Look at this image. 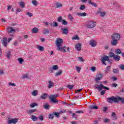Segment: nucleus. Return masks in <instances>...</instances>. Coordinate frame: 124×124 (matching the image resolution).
Wrapping results in <instances>:
<instances>
[{
  "mask_svg": "<svg viewBox=\"0 0 124 124\" xmlns=\"http://www.w3.org/2000/svg\"><path fill=\"white\" fill-rule=\"evenodd\" d=\"M19 5L20 6H21V7L24 8V7H25V2L21 1L20 2H19Z\"/></svg>",
  "mask_w": 124,
  "mask_h": 124,
  "instance_id": "a19ab883",
  "label": "nucleus"
},
{
  "mask_svg": "<svg viewBox=\"0 0 124 124\" xmlns=\"http://www.w3.org/2000/svg\"><path fill=\"white\" fill-rule=\"evenodd\" d=\"M6 31L8 33H15L16 30L11 27H8L6 28Z\"/></svg>",
  "mask_w": 124,
  "mask_h": 124,
  "instance_id": "1a4fd4ad",
  "label": "nucleus"
},
{
  "mask_svg": "<svg viewBox=\"0 0 124 124\" xmlns=\"http://www.w3.org/2000/svg\"><path fill=\"white\" fill-rule=\"evenodd\" d=\"M31 3L33 4V5H34L35 6H36L37 5V1L36 0H32L31 1Z\"/></svg>",
  "mask_w": 124,
  "mask_h": 124,
  "instance_id": "f704fd0d",
  "label": "nucleus"
},
{
  "mask_svg": "<svg viewBox=\"0 0 124 124\" xmlns=\"http://www.w3.org/2000/svg\"><path fill=\"white\" fill-rule=\"evenodd\" d=\"M2 42L3 46H4V47H7V38L4 37Z\"/></svg>",
  "mask_w": 124,
  "mask_h": 124,
  "instance_id": "dca6fc26",
  "label": "nucleus"
},
{
  "mask_svg": "<svg viewBox=\"0 0 124 124\" xmlns=\"http://www.w3.org/2000/svg\"><path fill=\"white\" fill-rule=\"evenodd\" d=\"M112 39H116V40H119L121 39V35L119 33L113 34L111 36Z\"/></svg>",
  "mask_w": 124,
  "mask_h": 124,
  "instance_id": "0eeeda50",
  "label": "nucleus"
},
{
  "mask_svg": "<svg viewBox=\"0 0 124 124\" xmlns=\"http://www.w3.org/2000/svg\"><path fill=\"white\" fill-rule=\"evenodd\" d=\"M95 89H98V92H101L103 89H105V90H107V91H109V90H110V88L105 86L104 85H103V84H101V83L100 84V86L96 85L95 87Z\"/></svg>",
  "mask_w": 124,
  "mask_h": 124,
  "instance_id": "39448f33",
  "label": "nucleus"
},
{
  "mask_svg": "<svg viewBox=\"0 0 124 124\" xmlns=\"http://www.w3.org/2000/svg\"><path fill=\"white\" fill-rule=\"evenodd\" d=\"M35 111H36V109L28 110L27 111V113H28V114H30V115H31V114H32V113H34Z\"/></svg>",
  "mask_w": 124,
  "mask_h": 124,
  "instance_id": "b1692460",
  "label": "nucleus"
},
{
  "mask_svg": "<svg viewBox=\"0 0 124 124\" xmlns=\"http://www.w3.org/2000/svg\"><path fill=\"white\" fill-rule=\"evenodd\" d=\"M54 86H55V84L54 83V82H52V81L51 80L48 81V85L47 86L48 89H51V88H53Z\"/></svg>",
  "mask_w": 124,
  "mask_h": 124,
  "instance_id": "2eb2a0df",
  "label": "nucleus"
},
{
  "mask_svg": "<svg viewBox=\"0 0 124 124\" xmlns=\"http://www.w3.org/2000/svg\"><path fill=\"white\" fill-rule=\"evenodd\" d=\"M53 115H55L57 118L60 117V113H59V112H54Z\"/></svg>",
  "mask_w": 124,
  "mask_h": 124,
  "instance_id": "5fc2aeb1",
  "label": "nucleus"
},
{
  "mask_svg": "<svg viewBox=\"0 0 124 124\" xmlns=\"http://www.w3.org/2000/svg\"><path fill=\"white\" fill-rule=\"evenodd\" d=\"M101 78H102V75L100 74L98 75L95 78L96 82H98V81H99Z\"/></svg>",
  "mask_w": 124,
  "mask_h": 124,
  "instance_id": "393cba45",
  "label": "nucleus"
},
{
  "mask_svg": "<svg viewBox=\"0 0 124 124\" xmlns=\"http://www.w3.org/2000/svg\"><path fill=\"white\" fill-rule=\"evenodd\" d=\"M119 101H121L124 104V98L118 97V103H119Z\"/></svg>",
  "mask_w": 124,
  "mask_h": 124,
  "instance_id": "cd10ccee",
  "label": "nucleus"
},
{
  "mask_svg": "<svg viewBox=\"0 0 124 124\" xmlns=\"http://www.w3.org/2000/svg\"><path fill=\"white\" fill-rule=\"evenodd\" d=\"M73 87H74V85H73L67 86V88H68L69 90H72V89H73Z\"/></svg>",
  "mask_w": 124,
  "mask_h": 124,
  "instance_id": "6e6d98bb",
  "label": "nucleus"
},
{
  "mask_svg": "<svg viewBox=\"0 0 124 124\" xmlns=\"http://www.w3.org/2000/svg\"><path fill=\"white\" fill-rule=\"evenodd\" d=\"M17 61L19 62V63L22 64L24 62V60L22 58H19L17 59Z\"/></svg>",
  "mask_w": 124,
  "mask_h": 124,
  "instance_id": "58836bf2",
  "label": "nucleus"
},
{
  "mask_svg": "<svg viewBox=\"0 0 124 124\" xmlns=\"http://www.w3.org/2000/svg\"><path fill=\"white\" fill-rule=\"evenodd\" d=\"M48 119L50 120H53V119H54V114H50L49 115Z\"/></svg>",
  "mask_w": 124,
  "mask_h": 124,
  "instance_id": "de8ad7c7",
  "label": "nucleus"
},
{
  "mask_svg": "<svg viewBox=\"0 0 124 124\" xmlns=\"http://www.w3.org/2000/svg\"><path fill=\"white\" fill-rule=\"evenodd\" d=\"M50 108V106L49 105V104L46 103L43 106V108L44 109H46V110H48L49 109V108Z\"/></svg>",
  "mask_w": 124,
  "mask_h": 124,
  "instance_id": "4be33fe9",
  "label": "nucleus"
},
{
  "mask_svg": "<svg viewBox=\"0 0 124 124\" xmlns=\"http://www.w3.org/2000/svg\"><path fill=\"white\" fill-rule=\"evenodd\" d=\"M110 44L112 46H116L118 44V40L112 39L110 42Z\"/></svg>",
  "mask_w": 124,
  "mask_h": 124,
  "instance_id": "4468645a",
  "label": "nucleus"
},
{
  "mask_svg": "<svg viewBox=\"0 0 124 124\" xmlns=\"http://www.w3.org/2000/svg\"><path fill=\"white\" fill-rule=\"evenodd\" d=\"M31 119L33 122H35V121H37L38 120V118L34 115H31Z\"/></svg>",
  "mask_w": 124,
  "mask_h": 124,
  "instance_id": "a878e982",
  "label": "nucleus"
},
{
  "mask_svg": "<svg viewBox=\"0 0 124 124\" xmlns=\"http://www.w3.org/2000/svg\"><path fill=\"white\" fill-rule=\"evenodd\" d=\"M85 26L87 29H93L96 26V22L93 20H89L86 22Z\"/></svg>",
  "mask_w": 124,
  "mask_h": 124,
  "instance_id": "f03ea898",
  "label": "nucleus"
},
{
  "mask_svg": "<svg viewBox=\"0 0 124 124\" xmlns=\"http://www.w3.org/2000/svg\"><path fill=\"white\" fill-rule=\"evenodd\" d=\"M90 45L92 46V47H95L96 46V41L92 40L90 42Z\"/></svg>",
  "mask_w": 124,
  "mask_h": 124,
  "instance_id": "ddd939ff",
  "label": "nucleus"
},
{
  "mask_svg": "<svg viewBox=\"0 0 124 124\" xmlns=\"http://www.w3.org/2000/svg\"><path fill=\"white\" fill-rule=\"evenodd\" d=\"M23 79H25L26 78H29V77L27 75H24L23 76Z\"/></svg>",
  "mask_w": 124,
  "mask_h": 124,
  "instance_id": "338daca9",
  "label": "nucleus"
},
{
  "mask_svg": "<svg viewBox=\"0 0 124 124\" xmlns=\"http://www.w3.org/2000/svg\"><path fill=\"white\" fill-rule=\"evenodd\" d=\"M56 8H59V7H62V5L61 3L58 2L56 3Z\"/></svg>",
  "mask_w": 124,
  "mask_h": 124,
  "instance_id": "ea45409f",
  "label": "nucleus"
},
{
  "mask_svg": "<svg viewBox=\"0 0 124 124\" xmlns=\"http://www.w3.org/2000/svg\"><path fill=\"white\" fill-rule=\"evenodd\" d=\"M110 69H111V66H107L106 69L105 70V71L108 73V72H110Z\"/></svg>",
  "mask_w": 124,
  "mask_h": 124,
  "instance_id": "72a5a7b5",
  "label": "nucleus"
},
{
  "mask_svg": "<svg viewBox=\"0 0 124 124\" xmlns=\"http://www.w3.org/2000/svg\"><path fill=\"white\" fill-rule=\"evenodd\" d=\"M68 19H69L70 21H73V16H72L70 14L68 15Z\"/></svg>",
  "mask_w": 124,
  "mask_h": 124,
  "instance_id": "79ce46f5",
  "label": "nucleus"
},
{
  "mask_svg": "<svg viewBox=\"0 0 124 124\" xmlns=\"http://www.w3.org/2000/svg\"><path fill=\"white\" fill-rule=\"evenodd\" d=\"M89 3L90 4H92V5H93V6H94V7H96V6H97L96 4H95V3H93V2H92V0H90L89 1Z\"/></svg>",
  "mask_w": 124,
  "mask_h": 124,
  "instance_id": "4c0bfd02",
  "label": "nucleus"
},
{
  "mask_svg": "<svg viewBox=\"0 0 124 124\" xmlns=\"http://www.w3.org/2000/svg\"><path fill=\"white\" fill-rule=\"evenodd\" d=\"M11 56V54L10 51L8 52L7 54L6 55V56L8 59H10Z\"/></svg>",
  "mask_w": 124,
  "mask_h": 124,
  "instance_id": "49530a36",
  "label": "nucleus"
},
{
  "mask_svg": "<svg viewBox=\"0 0 124 124\" xmlns=\"http://www.w3.org/2000/svg\"><path fill=\"white\" fill-rule=\"evenodd\" d=\"M17 123H18V119L17 118L11 119L9 120L8 122V124H17Z\"/></svg>",
  "mask_w": 124,
  "mask_h": 124,
  "instance_id": "9b49d317",
  "label": "nucleus"
},
{
  "mask_svg": "<svg viewBox=\"0 0 124 124\" xmlns=\"http://www.w3.org/2000/svg\"><path fill=\"white\" fill-rule=\"evenodd\" d=\"M115 55V54L114 53H112V52H110L109 54V58H114Z\"/></svg>",
  "mask_w": 124,
  "mask_h": 124,
  "instance_id": "a18cd8bd",
  "label": "nucleus"
},
{
  "mask_svg": "<svg viewBox=\"0 0 124 124\" xmlns=\"http://www.w3.org/2000/svg\"><path fill=\"white\" fill-rule=\"evenodd\" d=\"M81 91H83V89H80L78 90H77L75 91V93H80V92H81Z\"/></svg>",
  "mask_w": 124,
  "mask_h": 124,
  "instance_id": "bf43d9fd",
  "label": "nucleus"
},
{
  "mask_svg": "<svg viewBox=\"0 0 124 124\" xmlns=\"http://www.w3.org/2000/svg\"><path fill=\"white\" fill-rule=\"evenodd\" d=\"M105 93V91L103 90L101 92L100 94L101 95H104V94Z\"/></svg>",
  "mask_w": 124,
  "mask_h": 124,
  "instance_id": "0e129e2a",
  "label": "nucleus"
},
{
  "mask_svg": "<svg viewBox=\"0 0 124 124\" xmlns=\"http://www.w3.org/2000/svg\"><path fill=\"white\" fill-rule=\"evenodd\" d=\"M85 8H86V6H85V5H81L79 7L80 10H84Z\"/></svg>",
  "mask_w": 124,
  "mask_h": 124,
  "instance_id": "09e8293b",
  "label": "nucleus"
},
{
  "mask_svg": "<svg viewBox=\"0 0 124 124\" xmlns=\"http://www.w3.org/2000/svg\"><path fill=\"white\" fill-rule=\"evenodd\" d=\"M39 120H40V121H44V118H43V116L42 115L40 116L39 117Z\"/></svg>",
  "mask_w": 124,
  "mask_h": 124,
  "instance_id": "13d9d810",
  "label": "nucleus"
},
{
  "mask_svg": "<svg viewBox=\"0 0 124 124\" xmlns=\"http://www.w3.org/2000/svg\"><path fill=\"white\" fill-rule=\"evenodd\" d=\"M90 109H94L95 110H96L98 109V107L95 106V105H91L89 107Z\"/></svg>",
  "mask_w": 124,
  "mask_h": 124,
  "instance_id": "5701e85b",
  "label": "nucleus"
},
{
  "mask_svg": "<svg viewBox=\"0 0 124 124\" xmlns=\"http://www.w3.org/2000/svg\"><path fill=\"white\" fill-rule=\"evenodd\" d=\"M61 31H62L63 34H64L65 35H66V34L68 33V29H67V27L62 28Z\"/></svg>",
  "mask_w": 124,
  "mask_h": 124,
  "instance_id": "f8f14e48",
  "label": "nucleus"
},
{
  "mask_svg": "<svg viewBox=\"0 0 124 124\" xmlns=\"http://www.w3.org/2000/svg\"><path fill=\"white\" fill-rule=\"evenodd\" d=\"M84 112H83V110H78L76 111V114H83Z\"/></svg>",
  "mask_w": 124,
  "mask_h": 124,
  "instance_id": "864d4df0",
  "label": "nucleus"
},
{
  "mask_svg": "<svg viewBox=\"0 0 124 124\" xmlns=\"http://www.w3.org/2000/svg\"><path fill=\"white\" fill-rule=\"evenodd\" d=\"M9 86H12L13 87H15L16 86V84L15 83H12L11 82L9 83Z\"/></svg>",
  "mask_w": 124,
  "mask_h": 124,
  "instance_id": "680f3d73",
  "label": "nucleus"
},
{
  "mask_svg": "<svg viewBox=\"0 0 124 124\" xmlns=\"http://www.w3.org/2000/svg\"><path fill=\"white\" fill-rule=\"evenodd\" d=\"M96 69V68H95V67L94 66H93L92 68H91V70L92 71H93V72H94V71H95V70Z\"/></svg>",
  "mask_w": 124,
  "mask_h": 124,
  "instance_id": "052dcab7",
  "label": "nucleus"
},
{
  "mask_svg": "<svg viewBox=\"0 0 124 124\" xmlns=\"http://www.w3.org/2000/svg\"><path fill=\"white\" fill-rule=\"evenodd\" d=\"M49 31L48 30L45 29L44 31L43 32V34H45V35H46V34H48V33H49Z\"/></svg>",
  "mask_w": 124,
  "mask_h": 124,
  "instance_id": "c9c22d12",
  "label": "nucleus"
},
{
  "mask_svg": "<svg viewBox=\"0 0 124 124\" xmlns=\"http://www.w3.org/2000/svg\"><path fill=\"white\" fill-rule=\"evenodd\" d=\"M37 94H38V92H37V91L36 90H34L32 92V95H33V96H36V95H37Z\"/></svg>",
  "mask_w": 124,
  "mask_h": 124,
  "instance_id": "473e14b6",
  "label": "nucleus"
},
{
  "mask_svg": "<svg viewBox=\"0 0 124 124\" xmlns=\"http://www.w3.org/2000/svg\"><path fill=\"white\" fill-rule=\"evenodd\" d=\"M47 96H48L47 93H44L41 96L40 98H41V99H46V98H47Z\"/></svg>",
  "mask_w": 124,
  "mask_h": 124,
  "instance_id": "aec40b11",
  "label": "nucleus"
},
{
  "mask_svg": "<svg viewBox=\"0 0 124 124\" xmlns=\"http://www.w3.org/2000/svg\"><path fill=\"white\" fill-rule=\"evenodd\" d=\"M106 15V13L105 12H103L100 13V16L101 17H104Z\"/></svg>",
  "mask_w": 124,
  "mask_h": 124,
  "instance_id": "8fccbe9b",
  "label": "nucleus"
},
{
  "mask_svg": "<svg viewBox=\"0 0 124 124\" xmlns=\"http://www.w3.org/2000/svg\"><path fill=\"white\" fill-rule=\"evenodd\" d=\"M62 42H63L62 39L61 38H57L56 39V46L58 47V50L59 51H62L64 52V53H65L66 52V50H65V48H66V46H64L63 47H62Z\"/></svg>",
  "mask_w": 124,
  "mask_h": 124,
  "instance_id": "f257e3e1",
  "label": "nucleus"
},
{
  "mask_svg": "<svg viewBox=\"0 0 124 124\" xmlns=\"http://www.w3.org/2000/svg\"><path fill=\"white\" fill-rule=\"evenodd\" d=\"M72 40H79V37L78 35H75L72 38Z\"/></svg>",
  "mask_w": 124,
  "mask_h": 124,
  "instance_id": "e433bc0d",
  "label": "nucleus"
},
{
  "mask_svg": "<svg viewBox=\"0 0 124 124\" xmlns=\"http://www.w3.org/2000/svg\"><path fill=\"white\" fill-rule=\"evenodd\" d=\"M59 96H60V95L59 94L51 95L49 96V99H50L51 101H52L53 103H58V102H59V101L56 99V97H58Z\"/></svg>",
  "mask_w": 124,
  "mask_h": 124,
  "instance_id": "20e7f679",
  "label": "nucleus"
},
{
  "mask_svg": "<svg viewBox=\"0 0 124 124\" xmlns=\"http://www.w3.org/2000/svg\"><path fill=\"white\" fill-rule=\"evenodd\" d=\"M79 60H80V62H84V59H83V58L82 57H78Z\"/></svg>",
  "mask_w": 124,
  "mask_h": 124,
  "instance_id": "774afa93",
  "label": "nucleus"
},
{
  "mask_svg": "<svg viewBox=\"0 0 124 124\" xmlns=\"http://www.w3.org/2000/svg\"><path fill=\"white\" fill-rule=\"evenodd\" d=\"M106 61H109V57L108 56H104L101 57V62L102 64H104V65H106V63H105V62Z\"/></svg>",
  "mask_w": 124,
  "mask_h": 124,
  "instance_id": "6e6552de",
  "label": "nucleus"
},
{
  "mask_svg": "<svg viewBox=\"0 0 124 124\" xmlns=\"http://www.w3.org/2000/svg\"><path fill=\"white\" fill-rule=\"evenodd\" d=\"M82 46H81L80 44H78L76 46V49L78 51H81V48Z\"/></svg>",
  "mask_w": 124,
  "mask_h": 124,
  "instance_id": "6ab92c4d",
  "label": "nucleus"
},
{
  "mask_svg": "<svg viewBox=\"0 0 124 124\" xmlns=\"http://www.w3.org/2000/svg\"><path fill=\"white\" fill-rule=\"evenodd\" d=\"M27 15H28V16H29V17H31L32 16V14L30 12H28L27 13Z\"/></svg>",
  "mask_w": 124,
  "mask_h": 124,
  "instance_id": "e2e57ef3",
  "label": "nucleus"
},
{
  "mask_svg": "<svg viewBox=\"0 0 124 124\" xmlns=\"http://www.w3.org/2000/svg\"><path fill=\"white\" fill-rule=\"evenodd\" d=\"M57 21L59 23H62V24L64 26H66V25H67V21L64 19H62V16H60L58 18Z\"/></svg>",
  "mask_w": 124,
  "mask_h": 124,
  "instance_id": "423d86ee",
  "label": "nucleus"
},
{
  "mask_svg": "<svg viewBox=\"0 0 124 124\" xmlns=\"http://www.w3.org/2000/svg\"><path fill=\"white\" fill-rule=\"evenodd\" d=\"M112 72L115 74L119 73V70L118 69H114L113 70Z\"/></svg>",
  "mask_w": 124,
  "mask_h": 124,
  "instance_id": "3c124183",
  "label": "nucleus"
},
{
  "mask_svg": "<svg viewBox=\"0 0 124 124\" xmlns=\"http://www.w3.org/2000/svg\"><path fill=\"white\" fill-rule=\"evenodd\" d=\"M37 49L40 51V52H43L45 50L44 47L41 46H37Z\"/></svg>",
  "mask_w": 124,
  "mask_h": 124,
  "instance_id": "a211bd4d",
  "label": "nucleus"
},
{
  "mask_svg": "<svg viewBox=\"0 0 124 124\" xmlns=\"http://www.w3.org/2000/svg\"><path fill=\"white\" fill-rule=\"evenodd\" d=\"M58 69H59V66L57 65H54L49 68V71L50 73H53L54 70H58Z\"/></svg>",
  "mask_w": 124,
  "mask_h": 124,
  "instance_id": "9d476101",
  "label": "nucleus"
},
{
  "mask_svg": "<svg viewBox=\"0 0 124 124\" xmlns=\"http://www.w3.org/2000/svg\"><path fill=\"white\" fill-rule=\"evenodd\" d=\"M62 73V70H60L58 72H56L55 74V76H59Z\"/></svg>",
  "mask_w": 124,
  "mask_h": 124,
  "instance_id": "7c9ffc66",
  "label": "nucleus"
},
{
  "mask_svg": "<svg viewBox=\"0 0 124 124\" xmlns=\"http://www.w3.org/2000/svg\"><path fill=\"white\" fill-rule=\"evenodd\" d=\"M112 80L113 81H117V80H118V78L116 77H113L112 78Z\"/></svg>",
  "mask_w": 124,
  "mask_h": 124,
  "instance_id": "69168bd1",
  "label": "nucleus"
},
{
  "mask_svg": "<svg viewBox=\"0 0 124 124\" xmlns=\"http://www.w3.org/2000/svg\"><path fill=\"white\" fill-rule=\"evenodd\" d=\"M113 60L115 61V62H119L120 60H121V57L119 55H114L113 57Z\"/></svg>",
  "mask_w": 124,
  "mask_h": 124,
  "instance_id": "f3484780",
  "label": "nucleus"
},
{
  "mask_svg": "<svg viewBox=\"0 0 124 124\" xmlns=\"http://www.w3.org/2000/svg\"><path fill=\"white\" fill-rule=\"evenodd\" d=\"M111 115L113 118V120H117L118 119V116H117V115H116V113L112 112Z\"/></svg>",
  "mask_w": 124,
  "mask_h": 124,
  "instance_id": "412c9836",
  "label": "nucleus"
},
{
  "mask_svg": "<svg viewBox=\"0 0 124 124\" xmlns=\"http://www.w3.org/2000/svg\"><path fill=\"white\" fill-rule=\"evenodd\" d=\"M31 108H33L35 107V106H38V105L36 103H33L30 105Z\"/></svg>",
  "mask_w": 124,
  "mask_h": 124,
  "instance_id": "c756f323",
  "label": "nucleus"
},
{
  "mask_svg": "<svg viewBox=\"0 0 124 124\" xmlns=\"http://www.w3.org/2000/svg\"><path fill=\"white\" fill-rule=\"evenodd\" d=\"M76 69H77L78 73H80V71H81V67L76 66Z\"/></svg>",
  "mask_w": 124,
  "mask_h": 124,
  "instance_id": "c03bdc74",
  "label": "nucleus"
},
{
  "mask_svg": "<svg viewBox=\"0 0 124 124\" xmlns=\"http://www.w3.org/2000/svg\"><path fill=\"white\" fill-rule=\"evenodd\" d=\"M77 15L78 16H80V17H85V16H87V13H78Z\"/></svg>",
  "mask_w": 124,
  "mask_h": 124,
  "instance_id": "bb28decb",
  "label": "nucleus"
},
{
  "mask_svg": "<svg viewBox=\"0 0 124 124\" xmlns=\"http://www.w3.org/2000/svg\"><path fill=\"white\" fill-rule=\"evenodd\" d=\"M103 121L104 122V123H110V119H108L107 118L106 119H104L103 120Z\"/></svg>",
  "mask_w": 124,
  "mask_h": 124,
  "instance_id": "37998d69",
  "label": "nucleus"
},
{
  "mask_svg": "<svg viewBox=\"0 0 124 124\" xmlns=\"http://www.w3.org/2000/svg\"><path fill=\"white\" fill-rule=\"evenodd\" d=\"M32 32L33 33H36L38 32V29L36 28H34L32 29Z\"/></svg>",
  "mask_w": 124,
  "mask_h": 124,
  "instance_id": "c85d7f7f",
  "label": "nucleus"
},
{
  "mask_svg": "<svg viewBox=\"0 0 124 124\" xmlns=\"http://www.w3.org/2000/svg\"><path fill=\"white\" fill-rule=\"evenodd\" d=\"M119 68L121 69V70H124V64H121L119 66Z\"/></svg>",
  "mask_w": 124,
  "mask_h": 124,
  "instance_id": "4d7b16f0",
  "label": "nucleus"
},
{
  "mask_svg": "<svg viewBox=\"0 0 124 124\" xmlns=\"http://www.w3.org/2000/svg\"><path fill=\"white\" fill-rule=\"evenodd\" d=\"M22 11V9L20 8H18L16 11V14H18V12H21Z\"/></svg>",
  "mask_w": 124,
  "mask_h": 124,
  "instance_id": "603ef678",
  "label": "nucleus"
},
{
  "mask_svg": "<svg viewBox=\"0 0 124 124\" xmlns=\"http://www.w3.org/2000/svg\"><path fill=\"white\" fill-rule=\"evenodd\" d=\"M115 54L117 55H120V54H122V50L120 49H117L115 50Z\"/></svg>",
  "mask_w": 124,
  "mask_h": 124,
  "instance_id": "2f4dec72",
  "label": "nucleus"
},
{
  "mask_svg": "<svg viewBox=\"0 0 124 124\" xmlns=\"http://www.w3.org/2000/svg\"><path fill=\"white\" fill-rule=\"evenodd\" d=\"M107 100L108 103H118V97L115 96L107 98Z\"/></svg>",
  "mask_w": 124,
  "mask_h": 124,
  "instance_id": "7ed1b4c3",
  "label": "nucleus"
}]
</instances>
